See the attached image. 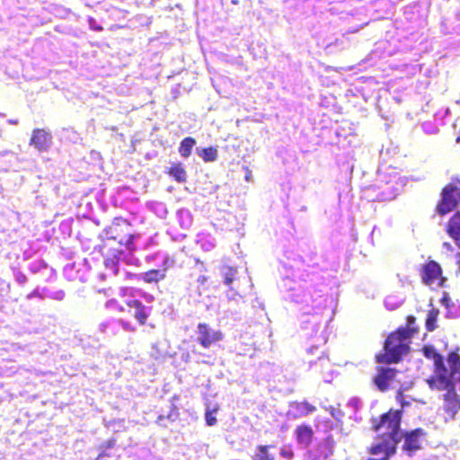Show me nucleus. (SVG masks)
Returning <instances> with one entry per match:
<instances>
[{
  "label": "nucleus",
  "mask_w": 460,
  "mask_h": 460,
  "mask_svg": "<svg viewBox=\"0 0 460 460\" xmlns=\"http://www.w3.org/2000/svg\"><path fill=\"white\" fill-rule=\"evenodd\" d=\"M402 410L390 409L379 417L372 418L371 428L376 432L375 443L368 448L371 455L394 456L402 440Z\"/></svg>",
  "instance_id": "f257e3e1"
},
{
  "label": "nucleus",
  "mask_w": 460,
  "mask_h": 460,
  "mask_svg": "<svg viewBox=\"0 0 460 460\" xmlns=\"http://www.w3.org/2000/svg\"><path fill=\"white\" fill-rule=\"evenodd\" d=\"M418 332L415 317L407 316V325L399 327L388 334L384 343V351L376 355V361L381 364L400 362L410 352L411 339Z\"/></svg>",
  "instance_id": "f03ea898"
},
{
  "label": "nucleus",
  "mask_w": 460,
  "mask_h": 460,
  "mask_svg": "<svg viewBox=\"0 0 460 460\" xmlns=\"http://www.w3.org/2000/svg\"><path fill=\"white\" fill-rule=\"evenodd\" d=\"M445 359L434 367L433 375L428 380L431 389L444 391L447 389H455L456 384L460 382V355L457 351H450Z\"/></svg>",
  "instance_id": "7ed1b4c3"
},
{
  "label": "nucleus",
  "mask_w": 460,
  "mask_h": 460,
  "mask_svg": "<svg viewBox=\"0 0 460 460\" xmlns=\"http://www.w3.org/2000/svg\"><path fill=\"white\" fill-rule=\"evenodd\" d=\"M460 200V180L455 179L441 190V199L437 204L436 211L445 216L453 211Z\"/></svg>",
  "instance_id": "20e7f679"
},
{
  "label": "nucleus",
  "mask_w": 460,
  "mask_h": 460,
  "mask_svg": "<svg viewBox=\"0 0 460 460\" xmlns=\"http://www.w3.org/2000/svg\"><path fill=\"white\" fill-rule=\"evenodd\" d=\"M197 335L198 342L204 349L216 346L224 339V333L220 330H215L205 323H199L198 324Z\"/></svg>",
  "instance_id": "39448f33"
},
{
  "label": "nucleus",
  "mask_w": 460,
  "mask_h": 460,
  "mask_svg": "<svg viewBox=\"0 0 460 460\" xmlns=\"http://www.w3.org/2000/svg\"><path fill=\"white\" fill-rule=\"evenodd\" d=\"M426 436V431L421 428L402 433V438H403L402 450L406 452L408 456H412L421 448V440Z\"/></svg>",
  "instance_id": "423d86ee"
},
{
  "label": "nucleus",
  "mask_w": 460,
  "mask_h": 460,
  "mask_svg": "<svg viewBox=\"0 0 460 460\" xmlns=\"http://www.w3.org/2000/svg\"><path fill=\"white\" fill-rule=\"evenodd\" d=\"M443 395V411L446 420H454L460 411V395L456 393V388L445 390Z\"/></svg>",
  "instance_id": "0eeeda50"
},
{
  "label": "nucleus",
  "mask_w": 460,
  "mask_h": 460,
  "mask_svg": "<svg viewBox=\"0 0 460 460\" xmlns=\"http://www.w3.org/2000/svg\"><path fill=\"white\" fill-rule=\"evenodd\" d=\"M131 225L128 221L123 220L121 223H116L111 227L112 239L119 244L128 246L130 250L134 247V235L130 233Z\"/></svg>",
  "instance_id": "6e6552de"
},
{
  "label": "nucleus",
  "mask_w": 460,
  "mask_h": 460,
  "mask_svg": "<svg viewBox=\"0 0 460 460\" xmlns=\"http://www.w3.org/2000/svg\"><path fill=\"white\" fill-rule=\"evenodd\" d=\"M441 275V267L435 261H428L421 269V279L426 285L437 283L440 287L443 286L445 279Z\"/></svg>",
  "instance_id": "1a4fd4ad"
},
{
  "label": "nucleus",
  "mask_w": 460,
  "mask_h": 460,
  "mask_svg": "<svg viewBox=\"0 0 460 460\" xmlns=\"http://www.w3.org/2000/svg\"><path fill=\"white\" fill-rule=\"evenodd\" d=\"M174 264V260L171 257H166L162 262V269H152L145 272L141 279L145 283L156 284L163 281L166 278L167 270Z\"/></svg>",
  "instance_id": "9d476101"
},
{
  "label": "nucleus",
  "mask_w": 460,
  "mask_h": 460,
  "mask_svg": "<svg viewBox=\"0 0 460 460\" xmlns=\"http://www.w3.org/2000/svg\"><path fill=\"white\" fill-rule=\"evenodd\" d=\"M52 143L51 133L44 128H35L32 130L30 139V146H34L39 152L47 151Z\"/></svg>",
  "instance_id": "9b49d317"
},
{
  "label": "nucleus",
  "mask_w": 460,
  "mask_h": 460,
  "mask_svg": "<svg viewBox=\"0 0 460 460\" xmlns=\"http://www.w3.org/2000/svg\"><path fill=\"white\" fill-rule=\"evenodd\" d=\"M397 370L392 367H378L377 373L373 378L376 388L381 392H385L392 381L394 380Z\"/></svg>",
  "instance_id": "f8f14e48"
},
{
  "label": "nucleus",
  "mask_w": 460,
  "mask_h": 460,
  "mask_svg": "<svg viewBox=\"0 0 460 460\" xmlns=\"http://www.w3.org/2000/svg\"><path fill=\"white\" fill-rule=\"evenodd\" d=\"M126 305L134 309L133 316L139 325H146L151 313V307L145 305L139 299H131L126 302Z\"/></svg>",
  "instance_id": "ddd939ff"
},
{
  "label": "nucleus",
  "mask_w": 460,
  "mask_h": 460,
  "mask_svg": "<svg viewBox=\"0 0 460 460\" xmlns=\"http://www.w3.org/2000/svg\"><path fill=\"white\" fill-rule=\"evenodd\" d=\"M180 401V395L173 394L170 400V411L166 415L160 414L156 418L155 423L159 426H162L164 428L166 427V425L164 423V420H169L170 421H176L180 417V408L178 406V402Z\"/></svg>",
  "instance_id": "4468645a"
},
{
  "label": "nucleus",
  "mask_w": 460,
  "mask_h": 460,
  "mask_svg": "<svg viewBox=\"0 0 460 460\" xmlns=\"http://www.w3.org/2000/svg\"><path fill=\"white\" fill-rule=\"evenodd\" d=\"M221 275L224 280V284L227 286L231 290H234V284H237V288L242 280V278L238 276V271L235 267L229 265H223L221 267Z\"/></svg>",
  "instance_id": "2eb2a0df"
},
{
  "label": "nucleus",
  "mask_w": 460,
  "mask_h": 460,
  "mask_svg": "<svg viewBox=\"0 0 460 460\" xmlns=\"http://www.w3.org/2000/svg\"><path fill=\"white\" fill-rule=\"evenodd\" d=\"M295 436L298 444L307 447L313 441L314 430L310 425L301 424L296 428Z\"/></svg>",
  "instance_id": "dca6fc26"
},
{
  "label": "nucleus",
  "mask_w": 460,
  "mask_h": 460,
  "mask_svg": "<svg viewBox=\"0 0 460 460\" xmlns=\"http://www.w3.org/2000/svg\"><path fill=\"white\" fill-rule=\"evenodd\" d=\"M447 232L448 235L453 238L456 245L460 248V212H456L449 219Z\"/></svg>",
  "instance_id": "f3484780"
},
{
  "label": "nucleus",
  "mask_w": 460,
  "mask_h": 460,
  "mask_svg": "<svg viewBox=\"0 0 460 460\" xmlns=\"http://www.w3.org/2000/svg\"><path fill=\"white\" fill-rule=\"evenodd\" d=\"M166 172L177 182L183 183L187 181V173L181 163H173L167 168Z\"/></svg>",
  "instance_id": "a211bd4d"
},
{
  "label": "nucleus",
  "mask_w": 460,
  "mask_h": 460,
  "mask_svg": "<svg viewBox=\"0 0 460 460\" xmlns=\"http://www.w3.org/2000/svg\"><path fill=\"white\" fill-rule=\"evenodd\" d=\"M274 445H259L256 447L252 459V460H275V455L270 450L274 448Z\"/></svg>",
  "instance_id": "6ab92c4d"
},
{
  "label": "nucleus",
  "mask_w": 460,
  "mask_h": 460,
  "mask_svg": "<svg viewBox=\"0 0 460 460\" xmlns=\"http://www.w3.org/2000/svg\"><path fill=\"white\" fill-rule=\"evenodd\" d=\"M307 363L312 368L315 367L314 371L316 374H322L325 369H328L331 367L329 358L326 356H324L323 353H322V355L317 358L316 361H314L313 359H308Z\"/></svg>",
  "instance_id": "aec40b11"
},
{
  "label": "nucleus",
  "mask_w": 460,
  "mask_h": 460,
  "mask_svg": "<svg viewBox=\"0 0 460 460\" xmlns=\"http://www.w3.org/2000/svg\"><path fill=\"white\" fill-rule=\"evenodd\" d=\"M196 140L194 137H184L180 144L179 153L181 156L184 158H188L191 155L192 148L196 145Z\"/></svg>",
  "instance_id": "412c9836"
},
{
  "label": "nucleus",
  "mask_w": 460,
  "mask_h": 460,
  "mask_svg": "<svg viewBox=\"0 0 460 460\" xmlns=\"http://www.w3.org/2000/svg\"><path fill=\"white\" fill-rule=\"evenodd\" d=\"M116 439L111 438L103 443H102L98 449L100 453L96 456L95 460H105L106 457H111L112 455L109 452L110 449L116 447Z\"/></svg>",
  "instance_id": "4be33fe9"
},
{
  "label": "nucleus",
  "mask_w": 460,
  "mask_h": 460,
  "mask_svg": "<svg viewBox=\"0 0 460 460\" xmlns=\"http://www.w3.org/2000/svg\"><path fill=\"white\" fill-rule=\"evenodd\" d=\"M199 155L205 163H211L217 159V148L215 146H208L198 151Z\"/></svg>",
  "instance_id": "5701e85b"
},
{
  "label": "nucleus",
  "mask_w": 460,
  "mask_h": 460,
  "mask_svg": "<svg viewBox=\"0 0 460 460\" xmlns=\"http://www.w3.org/2000/svg\"><path fill=\"white\" fill-rule=\"evenodd\" d=\"M423 354L427 358L433 360L434 367L445 359L432 346H425L423 348Z\"/></svg>",
  "instance_id": "b1692460"
},
{
  "label": "nucleus",
  "mask_w": 460,
  "mask_h": 460,
  "mask_svg": "<svg viewBox=\"0 0 460 460\" xmlns=\"http://www.w3.org/2000/svg\"><path fill=\"white\" fill-rule=\"evenodd\" d=\"M438 316V311L437 309H431L428 312L426 318V329L429 332H433L437 328V321Z\"/></svg>",
  "instance_id": "393cba45"
},
{
  "label": "nucleus",
  "mask_w": 460,
  "mask_h": 460,
  "mask_svg": "<svg viewBox=\"0 0 460 460\" xmlns=\"http://www.w3.org/2000/svg\"><path fill=\"white\" fill-rule=\"evenodd\" d=\"M396 401L400 403L402 409L403 411V408L410 405V402L406 401L405 396L403 394V392L402 390H399L396 393Z\"/></svg>",
  "instance_id": "a878e982"
},
{
  "label": "nucleus",
  "mask_w": 460,
  "mask_h": 460,
  "mask_svg": "<svg viewBox=\"0 0 460 460\" xmlns=\"http://www.w3.org/2000/svg\"><path fill=\"white\" fill-rule=\"evenodd\" d=\"M205 420L208 426H214L217 423V418L214 416L213 412L208 411L205 414Z\"/></svg>",
  "instance_id": "bb28decb"
},
{
  "label": "nucleus",
  "mask_w": 460,
  "mask_h": 460,
  "mask_svg": "<svg viewBox=\"0 0 460 460\" xmlns=\"http://www.w3.org/2000/svg\"><path fill=\"white\" fill-rule=\"evenodd\" d=\"M390 199V196L385 191H379L372 198L373 201H385Z\"/></svg>",
  "instance_id": "cd10ccee"
},
{
  "label": "nucleus",
  "mask_w": 460,
  "mask_h": 460,
  "mask_svg": "<svg viewBox=\"0 0 460 460\" xmlns=\"http://www.w3.org/2000/svg\"><path fill=\"white\" fill-rule=\"evenodd\" d=\"M117 263H118V258L116 256H115V260L111 259V260H107L105 261L106 267L113 269L116 273L118 272Z\"/></svg>",
  "instance_id": "c85d7f7f"
},
{
  "label": "nucleus",
  "mask_w": 460,
  "mask_h": 460,
  "mask_svg": "<svg viewBox=\"0 0 460 460\" xmlns=\"http://www.w3.org/2000/svg\"><path fill=\"white\" fill-rule=\"evenodd\" d=\"M120 324L125 331L135 332L136 330V328L133 325H131L128 322L120 321Z\"/></svg>",
  "instance_id": "c756f323"
},
{
  "label": "nucleus",
  "mask_w": 460,
  "mask_h": 460,
  "mask_svg": "<svg viewBox=\"0 0 460 460\" xmlns=\"http://www.w3.org/2000/svg\"><path fill=\"white\" fill-rule=\"evenodd\" d=\"M244 170H245V172H246V173H245V177H244V179H245V181H246L247 182H249V181H252V171H251L247 166H245V167H244Z\"/></svg>",
  "instance_id": "7c9ffc66"
},
{
  "label": "nucleus",
  "mask_w": 460,
  "mask_h": 460,
  "mask_svg": "<svg viewBox=\"0 0 460 460\" xmlns=\"http://www.w3.org/2000/svg\"><path fill=\"white\" fill-rule=\"evenodd\" d=\"M302 405H303V408L305 409L307 413L315 411V407L311 405V404H309L308 402H303Z\"/></svg>",
  "instance_id": "2f4dec72"
},
{
  "label": "nucleus",
  "mask_w": 460,
  "mask_h": 460,
  "mask_svg": "<svg viewBox=\"0 0 460 460\" xmlns=\"http://www.w3.org/2000/svg\"><path fill=\"white\" fill-rule=\"evenodd\" d=\"M281 455L287 459H291L294 456V454L291 451H286V450H282Z\"/></svg>",
  "instance_id": "473e14b6"
},
{
  "label": "nucleus",
  "mask_w": 460,
  "mask_h": 460,
  "mask_svg": "<svg viewBox=\"0 0 460 460\" xmlns=\"http://www.w3.org/2000/svg\"><path fill=\"white\" fill-rule=\"evenodd\" d=\"M108 326H109V323H102V324L100 325V329H101V331H102V332H104L106 331V329L108 328Z\"/></svg>",
  "instance_id": "72a5a7b5"
},
{
  "label": "nucleus",
  "mask_w": 460,
  "mask_h": 460,
  "mask_svg": "<svg viewBox=\"0 0 460 460\" xmlns=\"http://www.w3.org/2000/svg\"><path fill=\"white\" fill-rule=\"evenodd\" d=\"M18 279L21 281V282H25L26 281V276L22 274Z\"/></svg>",
  "instance_id": "f704fd0d"
},
{
  "label": "nucleus",
  "mask_w": 460,
  "mask_h": 460,
  "mask_svg": "<svg viewBox=\"0 0 460 460\" xmlns=\"http://www.w3.org/2000/svg\"><path fill=\"white\" fill-rule=\"evenodd\" d=\"M376 189H380V187H370V188H367V191H369V190H376Z\"/></svg>",
  "instance_id": "c9c22d12"
},
{
  "label": "nucleus",
  "mask_w": 460,
  "mask_h": 460,
  "mask_svg": "<svg viewBox=\"0 0 460 460\" xmlns=\"http://www.w3.org/2000/svg\"><path fill=\"white\" fill-rule=\"evenodd\" d=\"M118 310H119V312H120V313L125 312V308H124L123 306H119Z\"/></svg>",
  "instance_id": "e433bc0d"
},
{
  "label": "nucleus",
  "mask_w": 460,
  "mask_h": 460,
  "mask_svg": "<svg viewBox=\"0 0 460 460\" xmlns=\"http://www.w3.org/2000/svg\"><path fill=\"white\" fill-rule=\"evenodd\" d=\"M243 279L244 280V282H249V280H250L249 278H246V277H243Z\"/></svg>",
  "instance_id": "4c0bfd02"
},
{
  "label": "nucleus",
  "mask_w": 460,
  "mask_h": 460,
  "mask_svg": "<svg viewBox=\"0 0 460 460\" xmlns=\"http://www.w3.org/2000/svg\"><path fill=\"white\" fill-rule=\"evenodd\" d=\"M456 141L457 144H460V137H456Z\"/></svg>",
  "instance_id": "58836bf2"
},
{
  "label": "nucleus",
  "mask_w": 460,
  "mask_h": 460,
  "mask_svg": "<svg viewBox=\"0 0 460 460\" xmlns=\"http://www.w3.org/2000/svg\"><path fill=\"white\" fill-rule=\"evenodd\" d=\"M110 303L114 304V303H116V301L112 299L110 301Z\"/></svg>",
  "instance_id": "ea45409f"
}]
</instances>
